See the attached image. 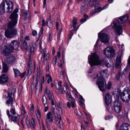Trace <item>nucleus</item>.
<instances>
[{"label": "nucleus", "instance_id": "f257e3e1", "mask_svg": "<svg viewBox=\"0 0 130 130\" xmlns=\"http://www.w3.org/2000/svg\"><path fill=\"white\" fill-rule=\"evenodd\" d=\"M18 9L16 8L11 13L10 16V18L11 20L8 23V28L6 30L5 34L6 37L8 38L11 39L15 37L18 34L17 29L14 27L15 26L17 22Z\"/></svg>", "mask_w": 130, "mask_h": 130}, {"label": "nucleus", "instance_id": "f03ea898", "mask_svg": "<svg viewBox=\"0 0 130 130\" xmlns=\"http://www.w3.org/2000/svg\"><path fill=\"white\" fill-rule=\"evenodd\" d=\"M19 43L17 40H14L10 45H5L2 52V54L5 56H8L12 53L13 50L18 49Z\"/></svg>", "mask_w": 130, "mask_h": 130}, {"label": "nucleus", "instance_id": "7ed1b4c3", "mask_svg": "<svg viewBox=\"0 0 130 130\" xmlns=\"http://www.w3.org/2000/svg\"><path fill=\"white\" fill-rule=\"evenodd\" d=\"M14 3L9 0H6L2 1L0 5V14H2L6 12L8 13L11 12L13 9Z\"/></svg>", "mask_w": 130, "mask_h": 130}, {"label": "nucleus", "instance_id": "20e7f679", "mask_svg": "<svg viewBox=\"0 0 130 130\" xmlns=\"http://www.w3.org/2000/svg\"><path fill=\"white\" fill-rule=\"evenodd\" d=\"M106 70H102L99 73L100 76L98 78V80L96 82L99 89L102 90H104V87L106 84L105 80L103 78V77L106 75Z\"/></svg>", "mask_w": 130, "mask_h": 130}, {"label": "nucleus", "instance_id": "39448f33", "mask_svg": "<svg viewBox=\"0 0 130 130\" xmlns=\"http://www.w3.org/2000/svg\"><path fill=\"white\" fill-rule=\"evenodd\" d=\"M90 58H88L89 63L91 66H97L100 64L101 62L99 60V57L96 53L91 54Z\"/></svg>", "mask_w": 130, "mask_h": 130}, {"label": "nucleus", "instance_id": "423d86ee", "mask_svg": "<svg viewBox=\"0 0 130 130\" xmlns=\"http://www.w3.org/2000/svg\"><path fill=\"white\" fill-rule=\"evenodd\" d=\"M90 1V0H86L82 4V6L80 7V11L82 14L86 12L88 8L92 6L91 4L93 3Z\"/></svg>", "mask_w": 130, "mask_h": 130}, {"label": "nucleus", "instance_id": "0eeeda50", "mask_svg": "<svg viewBox=\"0 0 130 130\" xmlns=\"http://www.w3.org/2000/svg\"><path fill=\"white\" fill-rule=\"evenodd\" d=\"M103 53L106 57L111 58L114 55L115 52L112 47H107L104 50Z\"/></svg>", "mask_w": 130, "mask_h": 130}, {"label": "nucleus", "instance_id": "6e6552de", "mask_svg": "<svg viewBox=\"0 0 130 130\" xmlns=\"http://www.w3.org/2000/svg\"><path fill=\"white\" fill-rule=\"evenodd\" d=\"M113 28L115 31L116 32V34L120 35L122 34L123 29L121 25L117 23L113 22Z\"/></svg>", "mask_w": 130, "mask_h": 130}, {"label": "nucleus", "instance_id": "1a4fd4ad", "mask_svg": "<svg viewBox=\"0 0 130 130\" xmlns=\"http://www.w3.org/2000/svg\"><path fill=\"white\" fill-rule=\"evenodd\" d=\"M90 2L93 3L91 4L92 6L90 7L94 6L96 12H99L102 10V9L100 4L96 0H90Z\"/></svg>", "mask_w": 130, "mask_h": 130}, {"label": "nucleus", "instance_id": "9d476101", "mask_svg": "<svg viewBox=\"0 0 130 130\" xmlns=\"http://www.w3.org/2000/svg\"><path fill=\"white\" fill-rule=\"evenodd\" d=\"M7 114L9 119H10L11 121L14 122H17L18 121L19 117V115H17V116H14L10 114V113L9 111L8 110H7Z\"/></svg>", "mask_w": 130, "mask_h": 130}, {"label": "nucleus", "instance_id": "9b49d317", "mask_svg": "<svg viewBox=\"0 0 130 130\" xmlns=\"http://www.w3.org/2000/svg\"><path fill=\"white\" fill-rule=\"evenodd\" d=\"M98 35L102 42L104 43L108 42L109 41L107 35L106 34L103 33L99 34V33Z\"/></svg>", "mask_w": 130, "mask_h": 130}, {"label": "nucleus", "instance_id": "f8f14e48", "mask_svg": "<svg viewBox=\"0 0 130 130\" xmlns=\"http://www.w3.org/2000/svg\"><path fill=\"white\" fill-rule=\"evenodd\" d=\"M46 52L45 49H44L42 52L43 55L41 58L40 61L44 63L45 62V60L47 61L49 58V54L48 53L46 54Z\"/></svg>", "mask_w": 130, "mask_h": 130}, {"label": "nucleus", "instance_id": "ddd939ff", "mask_svg": "<svg viewBox=\"0 0 130 130\" xmlns=\"http://www.w3.org/2000/svg\"><path fill=\"white\" fill-rule=\"evenodd\" d=\"M46 124L47 125L53 121V116L51 111L47 113L46 116Z\"/></svg>", "mask_w": 130, "mask_h": 130}, {"label": "nucleus", "instance_id": "4468645a", "mask_svg": "<svg viewBox=\"0 0 130 130\" xmlns=\"http://www.w3.org/2000/svg\"><path fill=\"white\" fill-rule=\"evenodd\" d=\"M29 61L28 62V66L27 68V71L28 75H30L32 73V61L31 60L30 57H29Z\"/></svg>", "mask_w": 130, "mask_h": 130}, {"label": "nucleus", "instance_id": "2eb2a0df", "mask_svg": "<svg viewBox=\"0 0 130 130\" xmlns=\"http://www.w3.org/2000/svg\"><path fill=\"white\" fill-rule=\"evenodd\" d=\"M8 80V78L6 74H2L0 76V84L4 85Z\"/></svg>", "mask_w": 130, "mask_h": 130}, {"label": "nucleus", "instance_id": "dca6fc26", "mask_svg": "<svg viewBox=\"0 0 130 130\" xmlns=\"http://www.w3.org/2000/svg\"><path fill=\"white\" fill-rule=\"evenodd\" d=\"M105 102L106 104L109 106L111 103V96L109 93L106 94L104 98Z\"/></svg>", "mask_w": 130, "mask_h": 130}, {"label": "nucleus", "instance_id": "f3484780", "mask_svg": "<svg viewBox=\"0 0 130 130\" xmlns=\"http://www.w3.org/2000/svg\"><path fill=\"white\" fill-rule=\"evenodd\" d=\"M128 15L127 14H126L125 15L120 17L118 20V22L119 23H123L128 20Z\"/></svg>", "mask_w": 130, "mask_h": 130}, {"label": "nucleus", "instance_id": "a211bd4d", "mask_svg": "<svg viewBox=\"0 0 130 130\" xmlns=\"http://www.w3.org/2000/svg\"><path fill=\"white\" fill-rule=\"evenodd\" d=\"M7 56V57L6 58L5 61L8 64H11L12 63L14 62L15 60V57L13 55H11L9 56L10 55Z\"/></svg>", "mask_w": 130, "mask_h": 130}, {"label": "nucleus", "instance_id": "6ab92c4d", "mask_svg": "<svg viewBox=\"0 0 130 130\" xmlns=\"http://www.w3.org/2000/svg\"><path fill=\"white\" fill-rule=\"evenodd\" d=\"M66 96L69 101L71 102L72 107L73 108L75 107V101L74 99L72 97V95L70 94H69V93H68L66 95Z\"/></svg>", "mask_w": 130, "mask_h": 130}, {"label": "nucleus", "instance_id": "aec40b11", "mask_svg": "<svg viewBox=\"0 0 130 130\" xmlns=\"http://www.w3.org/2000/svg\"><path fill=\"white\" fill-rule=\"evenodd\" d=\"M129 129H130V125L127 123H124L120 126V130H129Z\"/></svg>", "mask_w": 130, "mask_h": 130}, {"label": "nucleus", "instance_id": "412c9836", "mask_svg": "<svg viewBox=\"0 0 130 130\" xmlns=\"http://www.w3.org/2000/svg\"><path fill=\"white\" fill-rule=\"evenodd\" d=\"M23 19L25 20H26L27 19L29 20L31 18L30 14L28 11H24L23 12Z\"/></svg>", "mask_w": 130, "mask_h": 130}, {"label": "nucleus", "instance_id": "4be33fe9", "mask_svg": "<svg viewBox=\"0 0 130 130\" xmlns=\"http://www.w3.org/2000/svg\"><path fill=\"white\" fill-rule=\"evenodd\" d=\"M121 55L117 57L116 60V63L115 67L117 68H118L120 66L121 62Z\"/></svg>", "mask_w": 130, "mask_h": 130}, {"label": "nucleus", "instance_id": "5701e85b", "mask_svg": "<svg viewBox=\"0 0 130 130\" xmlns=\"http://www.w3.org/2000/svg\"><path fill=\"white\" fill-rule=\"evenodd\" d=\"M14 90L12 89H11L9 90L7 95V98H11L13 99L14 97Z\"/></svg>", "mask_w": 130, "mask_h": 130}, {"label": "nucleus", "instance_id": "b1692460", "mask_svg": "<svg viewBox=\"0 0 130 130\" xmlns=\"http://www.w3.org/2000/svg\"><path fill=\"white\" fill-rule=\"evenodd\" d=\"M2 67V72L6 73L8 70V68L7 64L4 62H3Z\"/></svg>", "mask_w": 130, "mask_h": 130}, {"label": "nucleus", "instance_id": "393cba45", "mask_svg": "<svg viewBox=\"0 0 130 130\" xmlns=\"http://www.w3.org/2000/svg\"><path fill=\"white\" fill-rule=\"evenodd\" d=\"M46 93L47 94L48 97L50 100H51L52 99H54L53 92L50 90L48 91L47 93L46 92Z\"/></svg>", "mask_w": 130, "mask_h": 130}, {"label": "nucleus", "instance_id": "a878e982", "mask_svg": "<svg viewBox=\"0 0 130 130\" xmlns=\"http://www.w3.org/2000/svg\"><path fill=\"white\" fill-rule=\"evenodd\" d=\"M111 83L110 82H109L107 85H106V84L105 85L104 87V90H102L100 89L101 91H105V88H106L108 90L110 89L111 87Z\"/></svg>", "mask_w": 130, "mask_h": 130}, {"label": "nucleus", "instance_id": "bb28decb", "mask_svg": "<svg viewBox=\"0 0 130 130\" xmlns=\"http://www.w3.org/2000/svg\"><path fill=\"white\" fill-rule=\"evenodd\" d=\"M28 45L26 41L24 40L22 42V46L25 49H27Z\"/></svg>", "mask_w": 130, "mask_h": 130}, {"label": "nucleus", "instance_id": "cd10ccee", "mask_svg": "<svg viewBox=\"0 0 130 130\" xmlns=\"http://www.w3.org/2000/svg\"><path fill=\"white\" fill-rule=\"evenodd\" d=\"M13 102V99L10 98H9V99L7 100L6 103L8 105L10 104L11 105V106H12Z\"/></svg>", "mask_w": 130, "mask_h": 130}, {"label": "nucleus", "instance_id": "c85d7f7f", "mask_svg": "<svg viewBox=\"0 0 130 130\" xmlns=\"http://www.w3.org/2000/svg\"><path fill=\"white\" fill-rule=\"evenodd\" d=\"M13 69L14 70L15 77L18 76L20 75V72L19 70L17 69H15L14 68H13Z\"/></svg>", "mask_w": 130, "mask_h": 130}, {"label": "nucleus", "instance_id": "c756f323", "mask_svg": "<svg viewBox=\"0 0 130 130\" xmlns=\"http://www.w3.org/2000/svg\"><path fill=\"white\" fill-rule=\"evenodd\" d=\"M36 115L37 117V118L38 120L41 117V115L40 111L39 109L38 108L37 110V112L36 113Z\"/></svg>", "mask_w": 130, "mask_h": 130}, {"label": "nucleus", "instance_id": "7c9ffc66", "mask_svg": "<svg viewBox=\"0 0 130 130\" xmlns=\"http://www.w3.org/2000/svg\"><path fill=\"white\" fill-rule=\"evenodd\" d=\"M26 123L27 126L29 127H31V125L30 124L29 119V118H27L26 119Z\"/></svg>", "mask_w": 130, "mask_h": 130}, {"label": "nucleus", "instance_id": "2f4dec72", "mask_svg": "<svg viewBox=\"0 0 130 130\" xmlns=\"http://www.w3.org/2000/svg\"><path fill=\"white\" fill-rule=\"evenodd\" d=\"M73 29L75 28L76 27V25L77 24V19L76 18H74L73 19Z\"/></svg>", "mask_w": 130, "mask_h": 130}, {"label": "nucleus", "instance_id": "473e14b6", "mask_svg": "<svg viewBox=\"0 0 130 130\" xmlns=\"http://www.w3.org/2000/svg\"><path fill=\"white\" fill-rule=\"evenodd\" d=\"M61 81H60L59 82H58V85H55L56 88L57 89H59L60 88H62L61 85Z\"/></svg>", "mask_w": 130, "mask_h": 130}, {"label": "nucleus", "instance_id": "72a5a7b5", "mask_svg": "<svg viewBox=\"0 0 130 130\" xmlns=\"http://www.w3.org/2000/svg\"><path fill=\"white\" fill-rule=\"evenodd\" d=\"M42 102L43 103L44 105L46 104L47 102V99L46 97L45 96H43L42 97Z\"/></svg>", "mask_w": 130, "mask_h": 130}, {"label": "nucleus", "instance_id": "f704fd0d", "mask_svg": "<svg viewBox=\"0 0 130 130\" xmlns=\"http://www.w3.org/2000/svg\"><path fill=\"white\" fill-rule=\"evenodd\" d=\"M31 123L32 125L33 128L34 129L35 126V119L33 117L32 118Z\"/></svg>", "mask_w": 130, "mask_h": 130}, {"label": "nucleus", "instance_id": "c9c22d12", "mask_svg": "<svg viewBox=\"0 0 130 130\" xmlns=\"http://www.w3.org/2000/svg\"><path fill=\"white\" fill-rule=\"evenodd\" d=\"M11 113L12 114V115H15L16 113V112L15 110L13 108H12L10 110Z\"/></svg>", "mask_w": 130, "mask_h": 130}, {"label": "nucleus", "instance_id": "e433bc0d", "mask_svg": "<svg viewBox=\"0 0 130 130\" xmlns=\"http://www.w3.org/2000/svg\"><path fill=\"white\" fill-rule=\"evenodd\" d=\"M40 82L41 88H42L43 87L42 84H44V76H43L42 79L41 80Z\"/></svg>", "mask_w": 130, "mask_h": 130}, {"label": "nucleus", "instance_id": "4c0bfd02", "mask_svg": "<svg viewBox=\"0 0 130 130\" xmlns=\"http://www.w3.org/2000/svg\"><path fill=\"white\" fill-rule=\"evenodd\" d=\"M129 71V69L128 68L126 67L125 69H124L123 71V73L125 74H127Z\"/></svg>", "mask_w": 130, "mask_h": 130}, {"label": "nucleus", "instance_id": "58836bf2", "mask_svg": "<svg viewBox=\"0 0 130 130\" xmlns=\"http://www.w3.org/2000/svg\"><path fill=\"white\" fill-rule=\"evenodd\" d=\"M112 118V116L111 115H108L106 116L105 118V119L106 120L110 119Z\"/></svg>", "mask_w": 130, "mask_h": 130}, {"label": "nucleus", "instance_id": "ea45409f", "mask_svg": "<svg viewBox=\"0 0 130 130\" xmlns=\"http://www.w3.org/2000/svg\"><path fill=\"white\" fill-rule=\"evenodd\" d=\"M121 76V73L118 72L116 76V79L117 80H119L120 79V77Z\"/></svg>", "mask_w": 130, "mask_h": 130}, {"label": "nucleus", "instance_id": "a19ab883", "mask_svg": "<svg viewBox=\"0 0 130 130\" xmlns=\"http://www.w3.org/2000/svg\"><path fill=\"white\" fill-rule=\"evenodd\" d=\"M61 73L63 75V77H64L66 76V73L65 71L63 70H62L61 71Z\"/></svg>", "mask_w": 130, "mask_h": 130}, {"label": "nucleus", "instance_id": "79ce46f5", "mask_svg": "<svg viewBox=\"0 0 130 130\" xmlns=\"http://www.w3.org/2000/svg\"><path fill=\"white\" fill-rule=\"evenodd\" d=\"M57 59V58L56 56L53 59L52 62L54 64H56Z\"/></svg>", "mask_w": 130, "mask_h": 130}, {"label": "nucleus", "instance_id": "37998d69", "mask_svg": "<svg viewBox=\"0 0 130 130\" xmlns=\"http://www.w3.org/2000/svg\"><path fill=\"white\" fill-rule=\"evenodd\" d=\"M52 34L51 33H50L49 34V36L48 37L49 41L51 40L52 38Z\"/></svg>", "mask_w": 130, "mask_h": 130}, {"label": "nucleus", "instance_id": "c03bdc74", "mask_svg": "<svg viewBox=\"0 0 130 130\" xmlns=\"http://www.w3.org/2000/svg\"><path fill=\"white\" fill-rule=\"evenodd\" d=\"M43 27L41 28L40 31L39 32V35L40 36H41L43 34Z\"/></svg>", "mask_w": 130, "mask_h": 130}, {"label": "nucleus", "instance_id": "a18cd8bd", "mask_svg": "<svg viewBox=\"0 0 130 130\" xmlns=\"http://www.w3.org/2000/svg\"><path fill=\"white\" fill-rule=\"evenodd\" d=\"M42 26H44L46 25V24L45 20L44 19H43L42 20Z\"/></svg>", "mask_w": 130, "mask_h": 130}, {"label": "nucleus", "instance_id": "49530a36", "mask_svg": "<svg viewBox=\"0 0 130 130\" xmlns=\"http://www.w3.org/2000/svg\"><path fill=\"white\" fill-rule=\"evenodd\" d=\"M62 88L64 92H67L66 91V88L65 86L63 85L62 87Z\"/></svg>", "mask_w": 130, "mask_h": 130}, {"label": "nucleus", "instance_id": "de8ad7c7", "mask_svg": "<svg viewBox=\"0 0 130 130\" xmlns=\"http://www.w3.org/2000/svg\"><path fill=\"white\" fill-rule=\"evenodd\" d=\"M99 73H98V74L97 73L96 74H95L93 75L94 78H96L97 77L99 78Z\"/></svg>", "mask_w": 130, "mask_h": 130}, {"label": "nucleus", "instance_id": "09e8293b", "mask_svg": "<svg viewBox=\"0 0 130 130\" xmlns=\"http://www.w3.org/2000/svg\"><path fill=\"white\" fill-rule=\"evenodd\" d=\"M87 20V19L86 18H83L81 19L80 20V22H85Z\"/></svg>", "mask_w": 130, "mask_h": 130}, {"label": "nucleus", "instance_id": "8fccbe9b", "mask_svg": "<svg viewBox=\"0 0 130 130\" xmlns=\"http://www.w3.org/2000/svg\"><path fill=\"white\" fill-rule=\"evenodd\" d=\"M58 111L59 112L61 111V114H63L62 110V108L61 107H59V108L58 109Z\"/></svg>", "mask_w": 130, "mask_h": 130}, {"label": "nucleus", "instance_id": "3c124183", "mask_svg": "<svg viewBox=\"0 0 130 130\" xmlns=\"http://www.w3.org/2000/svg\"><path fill=\"white\" fill-rule=\"evenodd\" d=\"M57 90H59V92L61 94H63V89L62 88H61L59 89H57Z\"/></svg>", "mask_w": 130, "mask_h": 130}, {"label": "nucleus", "instance_id": "603ef678", "mask_svg": "<svg viewBox=\"0 0 130 130\" xmlns=\"http://www.w3.org/2000/svg\"><path fill=\"white\" fill-rule=\"evenodd\" d=\"M25 74V72H24L23 73H22L21 74L20 73V75H19V76H20L21 78H23L24 77Z\"/></svg>", "mask_w": 130, "mask_h": 130}, {"label": "nucleus", "instance_id": "864d4df0", "mask_svg": "<svg viewBox=\"0 0 130 130\" xmlns=\"http://www.w3.org/2000/svg\"><path fill=\"white\" fill-rule=\"evenodd\" d=\"M46 0H44L43 6L44 8H45L46 7Z\"/></svg>", "mask_w": 130, "mask_h": 130}, {"label": "nucleus", "instance_id": "5fc2aeb1", "mask_svg": "<svg viewBox=\"0 0 130 130\" xmlns=\"http://www.w3.org/2000/svg\"><path fill=\"white\" fill-rule=\"evenodd\" d=\"M37 34V32L36 31L34 30L32 31V35L34 36H36Z\"/></svg>", "mask_w": 130, "mask_h": 130}, {"label": "nucleus", "instance_id": "6e6d98bb", "mask_svg": "<svg viewBox=\"0 0 130 130\" xmlns=\"http://www.w3.org/2000/svg\"><path fill=\"white\" fill-rule=\"evenodd\" d=\"M53 114H54V116L55 118H56L57 117H58V116L57 112H54V113H53Z\"/></svg>", "mask_w": 130, "mask_h": 130}, {"label": "nucleus", "instance_id": "4d7b16f0", "mask_svg": "<svg viewBox=\"0 0 130 130\" xmlns=\"http://www.w3.org/2000/svg\"><path fill=\"white\" fill-rule=\"evenodd\" d=\"M46 77H48V78H50V79H51V80H52V77L49 74H47L46 75Z\"/></svg>", "mask_w": 130, "mask_h": 130}, {"label": "nucleus", "instance_id": "13d9d810", "mask_svg": "<svg viewBox=\"0 0 130 130\" xmlns=\"http://www.w3.org/2000/svg\"><path fill=\"white\" fill-rule=\"evenodd\" d=\"M67 106L69 108H70L71 107V104L69 102H67Z\"/></svg>", "mask_w": 130, "mask_h": 130}, {"label": "nucleus", "instance_id": "bf43d9fd", "mask_svg": "<svg viewBox=\"0 0 130 130\" xmlns=\"http://www.w3.org/2000/svg\"><path fill=\"white\" fill-rule=\"evenodd\" d=\"M25 39L27 40H30V37L29 36H26L25 37Z\"/></svg>", "mask_w": 130, "mask_h": 130}, {"label": "nucleus", "instance_id": "052dcab7", "mask_svg": "<svg viewBox=\"0 0 130 130\" xmlns=\"http://www.w3.org/2000/svg\"><path fill=\"white\" fill-rule=\"evenodd\" d=\"M60 52L58 51L57 52V56L58 58H59L60 57Z\"/></svg>", "mask_w": 130, "mask_h": 130}, {"label": "nucleus", "instance_id": "680f3d73", "mask_svg": "<svg viewBox=\"0 0 130 130\" xmlns=\"http://www.w3.org/2000/svg\"><path fill=\"white\" fill-rule=\"evenodd\" d=\"M50 82H52V80H51V79H50V78H48L47 79V83L49 84L50 83Z\"/></svg>", "mask_w": 130, "mask_h": 130}, {"label": "nucleus", "instance_id": "e2e57ef3", "mask_svg": "<svg viewBox=\"0 0 130 130\" xmlns=\"http://www.w3.org/2000/svg\"><path fill=\"white\" fill-rule=\"evenodd\" d=\"M80 100H81V101L84 102V99H83L82 96L81 95H80L79 96Z\"/></svg>", "mask_w": 130, "mask_h": 130}, {"label": "nucleus", "instance_id": "0e129e2a", "mask_svg": "<svg viewBox=\"0 0 130 130\" xmlns=\"http://www.w3.org/2000/svg\"><path fill=\"white\" fill-rule=\"evenodd\" d=\"M59 25V24L57 22H56V29H59V27H58Z\"/></svg>", "mask_w": 130, "mask_h": 130}, {"label": "nucleus", "instance_id": "69168bd1", "mask_svg": "<svg viewBox=\"0 0 130 130\" xmlns=\"http://www.w3.org/2000/svg\"><path fill=\"white\" fill-rule=\"evenodd\" d=\"M22 110L23 111V112L24 113H25V108L24 107H23V105H22Z\"/></svg>", "mask_w": 130, "mask_h": 130}, {"label": "nucleus", "instance_id": "338daca9", "mask_svg": "<svg viewBox=\"0 0 130 130\" xmlns=\"http://www.w3.org/2000/svg\"><path fill=\"white\" fill-rule=\"evenodd\" d=\"M48 107H47V106H46V107L45 108V109H44V111L45 112H46L47 111V110H48Z\"/></svg>", "mask_w": 130, "mask_h": 130}, {"label": "nucleus", "instance_id": "774afa93", "mask_svg": "<svg viewBox=\"0 0 130 130\" xmlns=\"http://www.w3.org/2000/svg\"><path fill=\"white\" fill-rule=\"evenodd\" d=\"M128 65H130V56L128 60Z\"/></svg>", "mask_w": 130, "mask_h": 130}]
</instances>
